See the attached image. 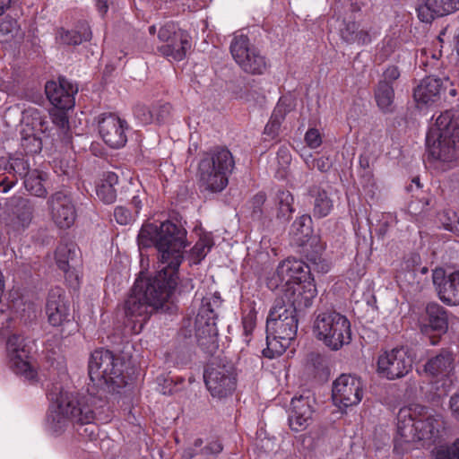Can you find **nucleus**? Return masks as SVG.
<instances>
[{"label": "nucleus", "instance_id": "nucleus-63", "mask_svg": "<svg viewBox=\"0 0 459 459\" xmlns=\"http://www.w3.org/2000/svg\"><path fill=\"white\" fill-rule=\"evenodd\" d=\"M10 169V160L4 157L0 158V171Z\"/></svg>", "mask_w": 459, "mask_h": 459}, {"label": "nucleus", "instance_id": "nucleus-5", "mask_svg": "<svg viewBox=\"0 0 459 459\" xmlns=\"http://www.w3.org/2000/svg\"><path fill=\"white\" fill-rule=\"evenodd\" d=\"M290 301L276 299L266 320V344L264 357L273 359L281 355L295 338L298 331L296 309H301Z\"/></svg>", "mask_w": 459, "mask_h": 459}, {"label": "nucleus", "instance_id": "nucleus-43", "mask_svg": "<svg viewBox=\"0 0 459 459\" xmlns=\"http://www.w3.org/2000/svg\"><path fill=\"white\" fill-rule=\"evenodd\" d=\"M439 221L443 227L459 237V215L453 210H444L439 214Z\"/></svg>", "mask_w": 459, "mask_h": 459}, {"label": "nucleus", "instance_id": "nucleus-26", "mask_svg": "<svg viewBox=\"0 0 459 459\" xmlns=\"http://www.w3.org/2000/svg\"><path fill=\"white\" fill-rule=\"evenodd\" d=\"M45 91L48 99L57 109H70L74 106V95L78 89L66 79L48 82Z\"/></svg>", "mask_w": 459, "mask_h": 459}, {"label": "nucleus", "instance_id": "nucleus-55", "mask_svg": "<svg viewBox=\"0 0 459 459\" xmlns=\"http://www.w3.org/2000/svg\"><path fill=\"white\" fill-rule=\"evenodd\" d=\"M383 76L384 79L382 81H385L392 85L393 82L399 78L400 71L396 66H389L384 72Z\"/></svg>", "mask_w": 459, "mask_h": 459}, {"label": "nucleus", "instance_id": "nucleus-27", "mask_svg": "<svg viewBox=\"0 0 459 459\" xmlns=\"http://www.w3.org/2000/svg\"><path fill=\"white\" fill-rule=\"evenodd\" d=\"M46 315L48 323L53 326H61L71 321L69 303L61 289L50 290L46 304Z\"/></svg>", "mask_w": 459, "mask_h": 459}, {"label": "nucleus", "instance_id": "nucleus-28", "mask_svg": "<svg viewBox=\"0 0 459 459\" xmlns=\"http://www.w3.org/2000/svg\"><path fill=\"white\" fill-rule=\"evenodd\" d=\"M433 282L442 302L449 306L459 305V270L446 277L443 271H436L433 273Z\"/></svg>", "mask_w": 459, "mask_h": 459}, {"label": "nucleus", "instance_id": "nucleus-19", "mask_svg": "<svg viewBox=\"0 0 459 459\" xmlns=\"http://www.w3.org/2000/svg\"><path fill=\"white\" fill-rule=\"evenodd\" d=\"M364 394V385L360 377L351 374H342L333 385V400L338 406L349 407L360 403Z\"/></svg>", "mask_w": 459, "mask_h": 459}, {"label": "nucleus", "instance_id": "nucleus-30", "mask_svg": "<svg viewBox=\"0 0 459 459\" xmlns=\"http://www.w3.org/2000/svg\"><path fill=\"white\" fill-rule=\"evenodd\" d=\"M440 79L429 76L415 88L413 97L419 107L430 105L439 99Z\"/></svg>", "mask_w": 459, "mask_h": 459}, {"label": "nucleus", "instance_id": "nucleus-45", "mask_svg": "<svg viewBox=\"0 0 459 459\" xmlns=\"http://www.w3.org/2000/svg\"><path fill=\"white\" fill-rule=\"evenodd\" d=\"M428 206V199L422 198L411 200L408 204V212L412 217V220L418 221L419 217L426 212Z\"/></svg>", "mask_w": 459, "mask_h": 459}, {"label": "nucleus", "instance_id": "nucleus-62", "mask_svg": "<svg viewBox=\"0 0 459 459\" xmlns=\"http://www.w3.org/2000/svg\"><path fill=\"white\" fill-rule=\"evenodd\" d=\"M96 6L101 14H105L108 11V0H96Z\"/></svg>", "mask_w": 459, "mask_h": 459}, {"label": "nucleus", "instance_id": "nucleus-10", "mask_svg": "<svg viewBox=\"0 0 459 459\" xmlns=\"http://www.w3.org/2000/svg\"><path fill=\"white\" fill-rule=\"evenodd\" d=\"M89 376L97 385H107L113 390L126 385L123 376V364L108 350H96L89 361Z\"/></svg>", "mask_w": 459, "mask_h": 459}, {"label": "nucleus", "instance_id": "nucleus-48", "mask_svg": "<svg viewBox=\"0 0 459 459\" xmlns=\"http://www.w3.org/2000/svg\"><path fill=\"white\" fill-rule=\"evenodd\" d=\"M10 169L13 170L19 176L25 178L29 171V163L23 158H11Z\"/></svg>", "mask_w": 459, "mask_h": 459}, {"label": "nucleus", "instance_id": "nucleus-50", "mask_svg": "<svg viewBox=\"0 0 459 459\" xmlns=\"http://www.w3.org/2000/svg\"><path fill=\"white\" fill-rule=\"evenodd\" d=\"M266 201V195L263 192H259L253 196L250 201L252 211V217L260 218L262 214V207Z\"/></svg>", "mask_w": 459, "mask_h": 459}, {"label": "nucleus", "instance_id": "nucleus-18", "mask_svg": "<svg viewBox=\"0 0 459 459\" xmlns=\"http://www.w3.org/2000/svg\"><path fill=\"white\" fill-rule=\"evenodd\" d=\"M215 319L216 315L211 303L203 299L195 319V336L198 344L207 352H213L218 348V329Z\"/></svg>", "mask_w": 459, "mask_h": 459}, {"label": "nucleus", "instance_id": "nucleus-60", "mask_svg": "<svg viewBox=\"0 0 459 459\" xmlns=\"http://www.w3.org/2000/svg\"><path fill=\"white\" fill-rule=\"evenodd\" d=\"M15 22L11 20H4L0 23V31L9 33L13 30Z\"/></svg>", "mask_w": 459, "mask_h": 459}, {"label": "nucleus", "instance_id": "nucleus-24", "mask_svg": "<svg viewBox=\"0 0 459 459\" xmlns=\"http://www.w3.org/2000/svg\"><path fill=\"white\" fill-rule=\"evenodd\" d=\"M127 124L114 114L104 115L99 120V133L111 148H120L126 143Z\"/></svg>", "mask_w": 459, "mask_h": 459}, {"label": "nucleus", "instance_id": "nucleus-49", "mask_svg": "<svg viewBox=\"0 0 459 459\" xmlns=\"http://www.w3.org/2000/svg\"><path fill=\"white\" fill-rule=\"evenodd\" d=\"M305 142L311 149H316L322 144V135L318 129L309 128L305 134Z\"/></svg>", "mask_w": 459, "mask_h": 459}, {"label": "nucleus", "instance_id": "nucleus-59", "mask_svg": "<svg viewBox=\"0 0 459 459\" xmlns=\"http://www.w3.org/2000/svg\"><path fill=\"white\" fill-rule=\"evenodd\" d=\"M15 184L13 179H8V178L4 177L0 180V187H2V191L6 193L9 191Z\"/></svg>", "mask_w": 459, "mask_h": 459}, {"label": "nucleus", "instance_id": "nucleus-9", "mask_svg": "<svg viewBox=\"0 0 459 459\" xmlns=\"http://www.w3.org/2000/svg\"><path fill=\"white\" fill-rule=\"evenodd\" d=\"M313 332L332 351H339L351 341L349 319L335 311L320 313L314 321Z\"/></svg>", "mask_w": 459, "mask_h": 459}, {"label": "nucleus", "instance_id": "nucleus-52", "mask_svg": "<svg viewBox=\"0 0 459 459\" xmlns=\"http://www.w3.org/2000/svg\"><path fill=\"white\" fill-rule=\"evenodd\" d=\"M358 30V25L356 22H349L345 25L344 29L342 30L341 34L342 38L349 43H353L356 41V30Z\"/></svg>", "mask_w": 459, "mask_h": 459}, {"label": "nucleus", "instance_id": "nucleus-40", "mask_svg": "<svg viewBox=\"0 0 459 459\" xmlns=\"http://www.w3.org/2000/svg\"><path fill=\"white\" fill-rule=\"evenodd\" d=\"M285 116L286 108L282 105L278 104L274 108L268 123L264 126V134L272 139L275 138L279 134L281 125L285 119Z\"/></svg>", "mask_w": 459, "mask_h": 459}, {"label": "nucleus", "instance_id": "nucleus-1", "mask_svg": "<svg viewBox=\"0 0 459 459\" xmlns=\"http://www.w3.org/2000/svg\"><path fill=\"white\" fill-rule=\"evenodd\" d=\"M177 286L178 281L167 278L166 273H158L146 281H136L124 306L126 333H141L152 312L172 299Z\"/></svg>", "mask_w": 459, "mask_h": 459}, {"label": "nucleus", "instance_id": "nucleus-37", "mask_svg": "<svg viewBox=\"0 0 459 459\" xmlns=\"http://www.w3.org/2000/svg\"><path fill=\"white\" fill-rule=\"evenodd\" d=\"M375 98L380 109L384 112L391 111L394 98L393 85L385 81H380L375 91Z\"/></svg>", "mask_w": 459, "mask_h": 459}, {"label": "nucleus", "instance_id": "nucleus-53", "mask_svg": "<svg viewBox=\"0 0 459 459\" xmlns=\"http://www.w3.org/2000/svg\"><path fill=\"white\" fill-rule=\"evenodd\" d=\"M305 161L309 169L316 168L321 172L327 171L331 167V162L326 157H321L319 159L313 160L311 164L307 159H306Z\"/></svg>", "mask_w": 459, "mask_h": 459}, {"label": "nucleus", "instance_id": "nucleus-29", "mask_svg": "<svg viewBox=\"0 0 459 459\" xmlns=\"http://www.w3.org/2000/svg\"><path fill=\"white\" fill-rule=\"evenodd\" d=\"M459 10V0H422L417 8L418 17L430 22L436 16H444Z\"/></svg>", "mask_w": 459, "mask_h": 459}, {"label": "nucleus", "instance_id": "nucleus-51", "mask_svg": "<svg viewBox=\"0 0 459 459\" xmlns=\"http://www.w3.org/2000/svg\"><path fill=\"white\" fill-rule=\"evenodd\" d=\"M377 31H374L371 29H361L356 30V41L358 44L367 45L371 42L372 39L376 37Z\"/></svg>", "mask_w": 459, "mask_h": 459}, {"label": "nucleus", "instance_id": "nucleus-42", "mask_svg": "<svg viewBox=\"0 0 459 459\" xmlns=\"http://www.w3.org/2000/svg\"><path fill=\"white\" fill-rule=\"evenodd\" d=\"M434 446L431 455L435 459H458L455 441L451 445L442 444V441H440Z\"/></svg>", "mask_w": 459, "mask_h": 459}, {"label": "nucleus", "instance_id": "nucleus-32", "mask_svg": "<svg viewBox=\"0 0 459 459\" xmlns=\"http://www.w3.org/2000/svg\"><path fill=\"white\" fill-rule=\"evenodd\" d=\"M118 176L111 171L103 172L96 182V194L106 204H112L117 198L116 186Z\"/></svg>", "mask_w": 459, "mask_h": 459}, {"label": "nucleus", "instance_id": "nucleus-35", "mask_svg": "<svg viewBox=\"0 0 459 459\" xmlns=\"http://www.w3.org/2000/svg\"><path fill=\"white\" fill-rule=\"evenodd\" d=\"M91 30L87 22H81L75 30H64L59 32L60 40L67 45H79L83 41L90 40Z\"/></svg>", "mask_w": 459, "mask_h": 459}, {"label": "nucleus", "instance_id": "nucleus-3", "mask_svg": "<svg viewBox=\"0 0 459 459\" xmlns=\"http://www.w3.org/2000/svg\"><path fill=\"white\" fill-rule=\"evenodd\" d=\"M186 234V230L178 222H146L140 230L138 242L145 247L154 246L163 264L158 273H166L167 278L178 281V271L183 261L184 249L188 245Z\"/></svg>", "mask_w": 459, "mask_h": 459}, {"label": "nucleus", "instance_id": "nucleus-57", "mask_svg": "<svg viewBox=\"0 0 459 459\" xmlns=\"http://www.w3.org/2000/svg\"><path fill=\"white\" fill-rule=\"evenodd\" d=\"M129 205V209L132 210L134 213H135L137 218L143 207L142 200L139 198V196L135 195L131 199Z\"/></svg>", "mask_w": 459, "mask_h": 459}, {"label": "nucleus", "instance_id": "nucleus-4", "mask_svg": "<svg viewBox=\"0 0 459 459\" xmlns=\"http://www.w3.org/2000/svg\"><path fill=\"white\" fill-rule=\"evenodd\" d=\"M95 397L90 394H80L68 391H61L56 401V409L48 416L50 429L61 432L68 422L87 425L83 431L90 438L95 436L96 427L90 425L95 419Z\"/></svg>", "mask_w": 459, "mask_h": 459}, {"label": "nucleus", "instance_id": "nucleus-25", "mask_svg": "<svg viewBox=\"0 0 459 459\" xmlns=\"http://www.w3.org/2000/svg\"><path fill=\"white\" fill-rule=\"evenodd\" d=\"M424 370L436 382H451V377L455 370V356L451 351L442 349L427 360Z\"/></svg>", "mask_w": 459, "mask_h": 459}, {"label": "nucleus", "instance_id": "nucleus-44", "mask_svg": "<svg viewBox=\"0 0 459 459\" xmlns=\"http://www.w3.org/2000/svg\"><path fill=\"white\" fill-rule=\"evenodd\" d=\"M172 107L169 103L152 105V124L161 125L171 118Z\"/></svg>", "mask_w": 459, "mask_h": 459}, {"label": "nucleus", "instance_id": "nucleus-14", "mask_svg": "<svg viewBox=\"0 0 459 459\" xmlns=\"http://www.w3.org/2000/svg\"><path fill=\"white\" fill-rule=\"evenodd\" d=\"M48 129V120L38 109L27 110L21 129V148L26 155H34L42 149V137Z\"/></svg>", "mask_w": 459, "mask_h": 459}, {"label": "nucleus", "instance_id": "nucleus-41", "mask_svg": "<svg viewBox=\"0 0 459 459\" xmlns=\"http://www.w3.org/2000/svg\"><path fill=\"white\" fill-rule=\"evenodd\" d=\"M213 245L211 236L204 235L195 244L190 252V256L193 264H199L210 251Z\"/></svg>", "mask_w": 459, "mask_h": 459}, {"label": "nucleus", "instance_id": "nucleus-31", "mask_svg": "<svg viewBox=\"0 0 459 459\" xmlns=\"http://www.w3.org/2000/svg\"><path fill=\"white\" fill-rule=\"evenodd\" d=\"M294 197L288 190H279L273 197V209L276 220L281 223L288 222L295 212Z\"/></svg>", "mask_w": 459, "mask_h": 459}, {"label": "nucleus", "instance_id": "nucleus-8", "mask_svg": "<svg viewBox=\"0 0 459 459\" xmlns=\"http://www.w3.org/2000/svg\"><path fill=\"white\" fill-rule=\"evenodd\" d=\"M235 167L232 153L225 147H215L207 152L198 164V180L204 189L221 192L229 184V177Z\"/></svg>", "mask_w": 459, "mask_h": 459}, {"label": "nucleus", "instance_id": "nucleus-64", "mask_svg": "<svg viewBox=\"0 0 459 459\" xmlns=\"http://www.w3.org/2000/svg\"><path fill=\"white\" fill-rule=\"evenodd\" d=\"M10 0H0V16L3 14L4 8L8 5Z\"/></svg>", "mask_w": 459, "mask_h": 459}, {"label": "nucleus", "instance_id": "nucleus-6", "mask_svg": "<svg viewBox=\"0 0 459 459\" xmlns=\"http://www.w3.org/2000/svg\"><path fill=\"white\" fill-rule=\"evenodd\" d=\"M428 159L451 162L459 158V109L442 112L426 136Z\"/></svg>", "mask_w": 459, "mask_h": 459}, {"label": "nucleus", "instance_id": "nucleus-23", "mask_svg": "<svg viewBox=\"0 0 459 459\" xmlns=\"http://www.w3.org/2000/svg\"><path fill=\"white\" fill-rule=\"evenodd\" d=\"M315 399L310 396L299 395L293 397L289 410L290 428L296 431L306 429L313 420Z\"/></svg>", "mask_w": 459, "mask_h": 459}, {"label": "nucleus", "instance_id": "nucleus-33", "mask_svg": "<svg viewBox=\"0 0 459 459\" xmlns=\"http://www.w3.org/2000/svg\"><path fill=\"white\" fill-rule=\"evenodd\" d=\"M311 196L314 199L312 214L315 218L321 219L330 214L333 203L325 190L315 187L311 190Z\"/></svg>", "mask_w": 459, "mask_h": 459}, {"label": "nucleus", "instance_id": "nucleus-54", "mask_svg": "<svg viewBox=\"0 0 459 459\" xmlns=\"http://www.w3.org/2000/svg\"><path fill=\"white\" fill-rule=\"evenodd\" d=\"M449 409L454 419L459 421V392L450 397Z\"/></svg>", "mask_w": 459, "mask_h": 459}, {"label": "nucleus", "instance_id": "nucleus-38", "mask_svg": "<svg viewBox=\"0 0 459 459\" xmlns=\"http://www.w3.org/2000/svg\"><path fill=\"white\" fill-rule=\"evenodd\" d=\"M256 309L254 301H247L242 307V325L245 334V342H250V336L256 325Z\"/></svg>", "mask_w": 459, "mask_h": 459}, {"label": "nucleus", "instance_id": "nucleus-47", "mask_svg": "<svg viewBox=\"0 0 459 459\" xmlns=\"http://www.w3.org/2000/svg\"><path fill=\"white\" fill-rule=\"evenodd\" d=\"M134 113L143 125L152 124V106L138 105L135 107Z\"/></svg>", "mask_w": 459, "mask_h": 459}, {"label": "nucleus", "instance_id": "nucleus-12", "mask_svg": "<svg viewBox=\"0 0 459 459\" xmlns=\"http://www.w3.org/2000/svg\"><path fill=\"white\" fill-rule=\"evenodd\" d=\"M4 290V280L0 271V319L2 330L14 327L21 322H26L34 314V307L30 302L24 300L19 290H13L8 295L7 303H3L2 296Z\"/></svg>", "mask_w": 459, "mask_h": 459}, {"label": "nucleus", "instance_id": "nucleus-13", "mask_svg": "<svg viewBox=\"0 0 459 459\" xmlns=\"http://www.w3.org/2000/svg\"><path fill=\"white\" fill-rule=\"evenodd\" d=\"M233 59L246 73L263 74L267 69V62L259 49L250 44L249 39L244 34H236L230 44Z\"/></svg>", "mask_w": 459, "mask_h": 459}, {"label": "nucleus", "instance_id": "nucleus-11", "mask_svg": "<svg viewBox=\"0 0 459 459\" xmlns=\"http://www.w3.org/2000/svg\"><path fill=\"white\" fill-rule=\"evenodd\" d=\"M6 352L9 367L15 374L30 381L37 379L38 372L30 355L31 347L23 336L11 335L6 342Z\"/></svg>", "mask_w": 459, "mask_h": 459}, {"label": "nucleus", "instance_id": "nucleus-34", "mask_svg": "<svg viewBox=\"0 0 459 459\" xmlns=\"http://www.w3.org/2000/svg\"><path fill=\"white\" fill-rule=\"evenodd\" d=\"M32 206L27 200H22L20 206L14 212L12 218L10 228L15 232L24 230L31 222L32 220Z\"/></svg>", "mask_w": 459, "mask_h": 459}, {"label": "nucleus", "instance_id": "nucleus-39", "mask_svg": "<svg viewBox=\"0 0 459 459\" xmlns=\"http://www.w3.org/2000/svg\"><path fill=\"white\" fill-rule=\"evenodd\" d=\"M76 254V246L74 243H61L57 246L55 253V258L57 266L67 273L69 270V263L73 261Z\"/></svg>", "mask_w": 459, "mask_h": 459}, {"label": "nucleus", "instance_id": "nucleus-15", "mask_svg": "<svg viewBox=\"0 0 459 459\" xmlns=\"http://www.w3.org/2000/svg\"><path fill=\"white\" fill-rule=\"evenodd\" d=\"M158 39L162 43L158 47V52L168 59L181 61L191 48L188 33L174 22H168L160 27Z\"/></svg>", "mask_w": 459, "mask_h": 459}, {"label": "nucleus", "instance_id": "nucleus-56", "mask_svg": "<svg viewBox=\"0 0 459 459\" xmlns=\"http://www.w3.org/2000/svg\"><path fill=\"white\" fill-rule=\"evenodd\" d=\"M64 110L65 109H58L56 112L52 114L53 123L60 127H65L68 124V118Z\"/></svg>", "mask_w": 459, "mask_h": 459}, {"label": "nucleus", "instance_id": "nucleus-61", "mask_svg": "<svg viewBox=\"0 0 459 459\" xmlns=\"http://www.w3.org/2000/svg\"><path fill=\"white\" fill-rule=\"evenodd\" d=\"M277 155H278V158L281 159L282 161L286 164L290 163V161L291 160L290 154L289 153V152L286 148H280Z\"/></svg>", "mask_w": 459, "mask_h": 459}, {"label": "nucleus", "instance_id": "nucleus-20", "mask_svg": "<svg viewBox=\"0 0 459 459\" xmlns=\"http://www.w3.org/2000/svg\"><path fill=\"white\" fill-rule=\"evenodd\" d=\"M49 215L53 222L60 229H68L76 219V210L72 196L58 191L48 200Z\"/></svg>", "mask_w": 459, "mask_h": 459}, {"label": "nucleus", "instance_id": "nucleus-58", "mask_svg": "<svg viewBox=\"0 0 459 459\" xmlns=\"http://www.w3.org/2000/svg\"><path fill=\"white\" fill-rule=\"evenodd\" d=\"M206 453L218 454L222 450V446L220 442L212 441L205 447Z\"/></svg>", "mask_w": 459, "mask_h": 459}, {"label": "nucleus", "instance_id": "nucleus-46", "mask_svg": "<svg viewBox=\"0 0 459 459\" xmlns=\"http://www.w3.org/2000/svg\"><path fill=\"white\" fill-rule=\"evenodd\" d=\"M114 217L117 223L121 225H127L135 221V213L126 206H117L114 211Z\"/></svg>", "mask_w": 459, "mask_h": 459}, {"label": "nucleus", "instance_id": "nucleus-7", "mask_svg": "<svg viewBox=\"0 0 459 459\" xmlns=\"http://www.w3.org/2000/svg\"><path fill=\"white\" fill-rule=\"evenodd\" d=\"M276 273L284 281L283 297L299 307H308L317 295L309 266L298 259L288 258L277 267Z\"/></svg>", "mask_w": 459, "mask_h": 459}, {"label": "nucleus", "instance_id": "nucleus-21", "mask_svg": "<svg viewBox=\"0 0 459 459\" xmlns=\"http://www.w3.org/2000/svg\"><path fill=\"white\" fill-rule=\"evenodd\" d=\"M448 329V313L437 303H430L426 307L425 317L420 324V331L430 339L431 344L437 343L441 335Z\"/></svg>", "mask_w": 459, "mask_h": 459}, {"label": "nucleus", "instance_id": "nucleus-17", "mask_svg": "<svg viewBox=\"0 0 459 459\" xmlns=\"http://www.w3.org/2000/svg\"><path fill=\"white\" fill-rule=\"evenodd\" d=\"M412 368V359L404 348H394L379 355L377 362V374L388 380L402 378Z\"/></svg>", "mask_w": 459, "mask_h": 459}, {"label": "nucleus", "instance_id": "nucleus-2", "mask_svg": "<svg viewBox=\"0 0 459 459\" xmlns=\"http://www.w3.org/2000/svg\"><path fill=\"white\" fill-rule=\"evenodd\" d=\"M445 422L441 416L432 414L426 407L411 405L400 409L394 451L397 454L414 446L430 447L445 439Z\"/></svg>", "mask_w": 459, "mask_h": 459}, {"label": "nucleus", "instance_id": "nucleus-22", "mask_svg": "<svg viewBox=\"0 0 459 459\" xmlns=\"http://www.w3.org/2000/svg\"><path fill=\"white\" fill-rule=\"evenodd\" d=\"M310 222L311 218L308 215L297 218L291 225L290 234L298 246L304 247L309 244L315 247V254L311 255L307 254V258L314 264H317V261L321 259L319 255L325 249V245L321 242L319 237L311 236L312 229Z\"/></svg>", "mask_w": 459, "mask_h": 459}, {"label": "nucleus", "instance_id": "nucleus-36", "mask_svg": "<svg viewBox=\"0 0 459 459\" xmlns=\"http://www.w3.org/2000/svg\"><path fill=\"white\" fill-rule=\"evenodd\" d=\"M47 179V174L39 170H31L24 178V186L31 195L38 197H45L47 189L43 182Z\"/></svg>", "mask_w": 459, "mask_h": 459}, {"label": "nucleus", "instance_id": "nucleus-16", "mask_svg": "<svg viewBox=\"0 0 459 459\" xmlns=\"http://www.w3.org/2000/svg\"><path fill=\"white\" fill-rule=\"evenodd\" d=\"M204 382L213 397L222 398L236 389V372L231 364H211L205 369Z\"/></svg>", "mask_w": 459, "mask_h": 459}]
</instances>
